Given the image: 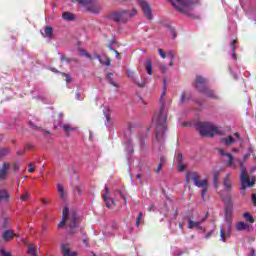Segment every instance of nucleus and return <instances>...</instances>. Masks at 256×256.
I'll return each instance as SVG.
<instances>
[{"label": "nucleus", "instance_id": "nucleus-9", "mask_svg": "<svg viewBox=\"0 0 256 256\" xmlns=\"http://www.w3.org/2000/svg\"><path fill=\"white\" fill-rule=\"evenodd\" d=\"M73 3H79L82 7H85L91 13H99L100 8L97 5V2L93 0H71Z\"/></svg>", "mask_w": 256, "mask_h": 256}, {"label": "nucleus", "instance_id": "nucleus-37", "mask_svg": "<svg viewBox=\"0 0 256 256\" xmlns=\"http://www.w3.org/2000/svg\"><path fill=\"white\" fill-rule=\"evenodd\" d=\"M166 58L170 59V61H173V59H175V53H173L171 50L166 51Z\"/></svg>", "mask_w": 256, "mask_h": 256}, {"label": "nucleus", "instance_id": "nucleus-36", "mask_svg": "<svg viewBox=\"0 0 256 256\" xmlns=\"http://www.w3.org/2000/svg\"><path fill=\"white\" fill-rule=\"evenodd\" d=\"M237 43V41L232 40L231 42V47H232V59H234V61H237V55L235 54V44Z\"/></svg>", "mask_w": 256, "mask_h": 256}, {"label": "nucleus", "instance_id": "nucleus-47", "mask_svg": "<svg viewBox=\"0 0 256 256\" xmlns=\"http://www.w3.org/2000/svg\"><path fill=\"white\" fill-rule=\"evenodd\" d=\"M110 51H114L115 55H116V59H121V55L119 54V52L115 49H113L111 46H108Z\"/></svg>", "mask_w": 256, "mask_h": 256}, {"label": "nucleus", "instance_id": "nucleus-50", "mask_svg": "<svg viewBox=\"0 0 256 256\" xmlns=\"http://www.w3.org/2000/svg\"><path fill=\"white\" fill-rule=\"evenodd\" d=\"M234 137L237 141H240V143H243V138H241V135L239 133H234Z\"/></svg>", "mask_w": 256, "mask_h": 256}, {"label": "nucleus", "instance_id": "nucleus-21", "mask_svg": "<svg viewBox=\"0 0 256 256\" xmlns=\"http://www.w3.org/2000/svg\"><path fill=\"white\" fill-rule=\"evenodd\" d=\"M126 73H127V76L129 77V79H132V81H134V83H136V85H138V87H145V82H139L137 80V78L135 77V72H133L131 70H127Z\"/></svg>", "mask_w": 256, "mask_h": 256}, {"label": "nucleus", "instance_id": "nucleus-3", "mask_svg": "<svg viewBox=\"0 0 256 256\" xmlns=\"http://www.w3.org/2000/svg\"><path fill=\"white\" fill-rule=\"evenodd\" d=\"M190 180L193 181L195 187L202 189V199L206 201V195L209 191V180L207 178L201 179V175L197 172H188L186 174V183H189Z\"/></svg>", "mask_w": 256, "mask_h": 256}, {"label": "nucleus", "instance_id": "nucleus-58", "mask_svg": "<svg viewBox=\"0 0 256 256\" xmlns=\"http://www.w3.org/2000/svg\"><path fill=\"white\" fill-rule=\"evenodd\" d=\"M14 171H19V165L18 164H13L12 166Z\"/></svg>", "mask_w": 256, "mask_h": 256}, {"label": "nucleus", "instance_id": "nucleus-39", "mask_svg": "<svg viewBox=\"0 0 256 256\" xmlns=\"http://www.w3.org/2000/svg\"><path fill=\"white\" fill-rule=\"evenodd\" d=\"M80 55L81 57H86L87 59H93V57H91L90 54L83 49L80 50Z\"/></svg>", "mask_w": 256, "mask_h": 256}, {"label": "nucleus", "instance_id": "nucleus-25", "mask_svg": "<svg viewBox=\"0 0 256 256\" xmlns=\"http://www.w3.org/2000/svg\"><path fill=\"white\" fill-rule=\"evenodd\" d=\"M60 127L63 128V131L66 133V135H69V133L73 131H77V128L71 126V124H61Z\"/></svg>", "mask_w": 256, "mask_h": 256}, {"label": "nucleus", "instance_id": "nucleus-48", "mask_svg": "<svg viewBox=\"0 0 256 256\" xmlns=\"http://www.w3.org/2000/svg\"><path fill=\"white\" fill-rule=\"evenodd\" d=\"M28 167H29L28 169L29 173H33V171H35V165L33 163L28 164Z\"/></svg>", "mask_w": 256, "mask_h": 256}, {"label": "nucleus", "instance_id": "nucleus-5", "mask_svg": "<svg viewBox=\"0 0 256 256\" xmlns=\"http://www.w3.org/2000/svg\"><path fill=\"white\" fill-rule=\"evenodd\" d=\"M198 129L202 137H213L219 133V127L213 125L211 122L198 123Z\"/></svg>", "mask_w": 256, "mask_h": 256}, {"label": "nucleus", "instance_id": "nucleus-4", "mask_svg": "<svg viewBox=\"0 0 256 256\" xmlns=\"http://www.w3.org/2000/svg\"><path fill=\"white\" fill-rule=\"evenodd\" d=\"M240 164V193L241 195H245L247 187H253L255 185V178L249 177V173H247V168L243 165L242 161H239Z\"/></svg>", "mask_w": 256, "mask_h": 256}, {"label": "nucleus", "instance_id": "nucleus-17", "mask_svg": "<svg viewBox=\"0 0 256 256\" xmlns=\"http://www.w3.org/2000/svg\"><path fill=\"white\" fill-rule=\"evenodd\" d=\"M104 116L106 117L105 125L106 127H113V122H111V117L109 116V113H111V109L109 106H104L103 108Z\"/></svg>", "mask_w": 256, "mask_h": 256}, {"label": "nucleus", "instance_id": "nucleus-19", "mask_svg": "<svg viewBox=\"0 0 256 256\" xmlns=\"http://www.w3.org/2000/svg\"><path fill=\"white\" fill-rule=\"evenodd\" d=\"M204 220L200 222H195L191 220V218L188 219V229H200L201 231H205V228L201 227V223H203Z\"/></svg>", "mask_w": 256, "mask_h": 256}, {"label": "nucleus", "instance_id": "nucleus-13", "mask_svg": "<svg viewBox=\"0 0 256 256\" xmlns=\"http://www.w3.org/2000/svg\"><path fill=\"white\" fill-rule=\"evenodd\" d=\"M102 197L108 209H113L115 207V200L109 197V187H107V185H105V192H103Z\"/></svg>", "mask_w": 256, "mask_h": 256}, {"label": "nucleus", "instance_id": "nucleus-18", "mask_svg": "<svg viewBox=\"0 0 256 256\" xmlns=\"http://www.w3.org/2000/svg\"><path fill=\"white\" fill-rule=\"evenodd\" d=\"M9 169H11V164L5 162L0 169V179H7V173H9Z\"/></svg>", "mask_w": 256, "mask_h": 256}, {"label": "nucleus", "instance_id": "nucleus-27", "mask_svg": "<svg viewBox=\"0 0 256 256\" xmlns=\"http://www.w3.org/2000/svg\"><path fill=\"white\" fill-rule=\"evenodd\" d=\"M221 141L224 145H233V143H235V137L228 136L226 138H222Z\"/></svg>", "mask_w": 256, "mask_h": 256}, {"label": "nucleus", "instance_id": "nucleus-24", "mask_svg": "<svg viewBox=\"0 0 256 256\" xmlns=\"http://www.w3.org/2000/svg\"><path fill=\"white\" fill-rule=\"evenodd\" d=\"M235 228L236 231H249V224L240 221L236 224Z\"/></svg>", "mask_w": 256, "mask_h": 256}, {"label": "nucleus", "instance_id": "nucleus-22", "mask_svg": "<svg viewBox=\"0 0 256 256\" xmlns=\"http://www.w3.org/2000/svg\"><path fill=\"white\" fill-rule=\"evenodd\" d=\"M94 59H98L101 65H106V67H109V65H111V60L107 56H99L96 54L94 55Z\"/></svg>", "mask_w": 256, "mask_h": 256}, {"label": "nucleus", "instance_id": "nucleus-52", "mask_svg": "<svg viewBox=\"0 0 256 256\" xmlns=\"http://www.w3.org/2000/svg\"><path fill=\"white\" fill-rule=\"evenodd\" d=\"M0 253H1L2 256H11V253H9V252H7L3 249L0 250Z\"/></svg>", "mask_w": 256, "mask_h": 256}, {"label": "nucleus", "instance_id": "nucleus-26", "mask_svg": "<svg viewBox=\"0 0 256 256\" xmlns=\"http://www.w3.org/2000/svg\"><path fill=\"white\" fill-rule=\"evenodd\" d=\"M43 35L47 37L48 39H53V28L51 26H47L44 29Z\"/></svg>", "mask_w": 256, "mask_h": 256}, {"label": "nucleus", "instance_id": "nucleus-34", "mask_svg": "<svg viewBox=\"0 0 256 256\" xmlns=\"http://www.w3.org/2000/svg\"><path fill=\"white\" fill-rule=\"evenodd\" d=\"M58 193L61 199H65V189L63 188V185L58 184L57 185Z\"/></svg>", "mask_w": 256, "mask_h": 256}, {"label": "nucleus", "instance_id": "nucleus-20", "mask_svg": "<svg viewBox=\"0 0 256 256\" xmlns=\"http://www.w3.org/2000/svg\"><path fill=\"white\" fill-rule=\"evenodd\" d=\"M225 222L233 223V206H228L225 209Z\"/></svg>", "mask_w": 256, "mask_h": 256}, {"label": "nucleus", "instance_id": "nucleus-62", "mask_svg": "<svg viewBox=\"0 0 256 256\" xmlns=\"http://www.w3.org/2000/svg\"><path fill=\"white\" fill-rule=\"evenodd\" d=\"M171 34H172L173 39H175L177 37V34H175V30L174 29H171Z\"/></svg>", "mask_w": 256, "mask_h": 256}, {"label": "nucleus", "instance_id": "nucleus-14", "mask_svg": "<svg viewBox=\"0 0 256 256\" xmlns=\"http://www.w3.org/2000/svg\"><path fill=\"white\" fill-rule=\"evenodd\" d=\"M60 247H61V251H62L63 256H78L79 255L78 251H72L71 250V246L69 244L62 243L60 245Z\"/></svg>", "mask_w": 256, "mask_h": 256}, {"label": "nucleus", "instance_id": "nucleus-6", "mask_svg": "<svg viewBox=\"0 0 256 256\" xmlns=\"http://www.w3.org/2000/svg\"><path fill=\"white\" fill-rule=\"evenodd\" d=\"M176 11L189 15L193 11V0H170Z\"/></svg>", "mask_w": 256, "mask_h": 256}, {"label": "nucleus", "instance_id": "nucleus-12", "mask_svg": "<svg viewBox=\"0 0 256 256\" xmlns=\"http://www.w3.org/2000/svg\"><path fill=\"white\" fill-rule=\"evenodd\" d=\"M219 153L222 157H225V162L227 163V166L235 169V158L233 157V155L231 153L225 152L223 149H220Z\"/></svg>", "mask_w": 256, "mask_h": 256}, {"label": "nucleus", "instance_id": "nucleus-41", "mask_svg": "<svg viewBox=\"0 0 256 256\" xmlns=\"http://www.w3.org/2000/svg\"><path fill=\"white\" fill-rule=\"evenodd\" d=\"M5 155H9V149L7 148L0 149V157H5Z\"/></svg>", "mask_w": 256, "mask_h": 256}, {"label": "nucleus", "instance_id": "nucleus-1", "mask_svg": "<svg viewBox=\"0 0 256 256\" xmlns=\"http://www.w3.org/2000/svg\"><path fill=\"white\" fill-rule=\"evenodd\" d=\"M164 96L165 91H163L160 96V109L152 118L153 123L156 125V140L158 143H163L165 139V131H167V127L165 126V123H167V110H165Z\"/></svg>", "mask_w": 256, "mask_h": 256}, {"label": "nucleus", "instance_id": "nucleus-59", "mask_svg": "<svg viewBox=\"0 0 256 256\" xmlns=\"http://www.w3.org/2000/svg\"><path fill=\"white\" fill-rule=\"evenodd\" d=\"M252 202L254 203L255 207H256V195L252 194Z\"/></svg>", "mask_w": 256, "mask_h": 256}, {"label": "nucleus", "instance_id": "nucleus-55", "mask_svg": "<svg viewBox=\"0 0 256 256\" xmlns=\"http://www.w3.org/2000/svg\"><path fill=\"white\" fill-rule=\"evenodd\" d=\"M120 197H122V199H124L125 203H127V198H125V194H123V192L118 191Z\"/></svg>", "mask_w": 256, "mask_h": 256}, {"label": "nucleus", "instance_id": "nucleus-49", "mask_svg": "<svg viewBox=\"0 0 256 256\" xmlns=\"http://www.w3.org/2000/svg\"><path fill=\"white\" fill-rule=\"evenodd\" d=\"M251 153H253V148H248V154L244 155V160L249 159Z\"/></svg>", "mask_w": 256, "mask_h": 256}, {"label": "nucleus", "instance_id": "nucleus-57", "mask_svg": "<svg viewBox=\"0 0 256 256\" xmlns=\"http://www.w3.org/2000/svg\"><path fill=\"white\" fill-rule=\"evenodd\" d=\"M178 169H179V171H185V165L180 164V165L178 166Z\"/></svg>", "mask_w": 256, "mask_h": 256}, {"label": "nucleus", "instance_id": "nucleus-64", "mask_svg": "<svg viewBox=\"0 0 256 256\" xmlns=\"http://www.w3.org/2000/svg\"><path fill=\"white\" fill-rule=\"evenodd\" d=\"M163 166L161 165V164H159V166H158V168L156 169V173H159L160 171H161V168H162Z\"/></svg>", "mask_w": 256, "mask_h": 256}, {"label": "nucleus", "instance_id": "nucleus-16", "mask_svg": "<svg viewBox=\"0 0 256 256\" xmlns=\"http://www.w3.org/2000/svg\"><path fill=\"white\" fill-rule=\"evenodd\" d=\"M13 237H19V235H16L15 231H13V230L8 229L2 233V239H3V241H5V243L11 241V239H13Z\"/></svg>", "mask_w": 256, "mask_h": 256}, {"label": "nucleus", "instance_id": "nucleus-60", "mask_svg": "<svg viewBox=\"0 0 256 256\" xmlns=\"http://www.w3.org/2000/svg\"><path fill=\"white\" fill-rule=\"evenodd\" d=\"M160 165H165V158L164 157H161L160 158Z\"/></svg>", "mask_w": 256, "mask_h": 256}, {"label": "nucleus", "instance_id": "nucleus-54", "mask_svg": "<svg viewBox=\"0 0 256 256\" xmlns=\"http://www.w3.org/2000/svg\"><path fill=\"white\" fill-rule=\"evenodd\" d=\"M182 159H183V155L182 154H178L177 161H178L179 165H181Z\"/></svg>", "mask_w": 256, "mask_h": 256}, {"label": "nucleus", "instance_id": "nucleus-42", "mask_svg": "<svg viewBox=\"0 0 256 256\" xmlns=\"http://www.w3.org/2000/svg\"><path fill=\"white\" fill-rule=\"evenodd\" d=\"M141 219H143V212H139L138 217L136 219V225L139 227L141 225Z\"/></svg>", "mask_w": 256, "mask_h": 256}, {"label": "nucleus", "instance_id": "nucleus-56", "mask_svg": "<svg viewBox=\"0 0 256 256\" xmlns=\"http://www.w3.org/2000/svg\"><path fill=\"white\" fill-rule=\"evenodd\" d=\"M211 235H213V230L209 231L206 235H205V239H209L211 237Z\"/></svg>", "mask_w": 256, "mask_h": 256}, {"label": "nucleus", "instance_id": "nucleus-28", "mask_svg": "<svg viewBox=\"0 0 256 256\" xmlns=\"http://www.w3.org/2000/svg\"><path fill=\"white\" fill-rule=\"evenodd\" d=\"M62 18L65 21H74L75 20V15H73L71 12H64L62 14Z\"/></svg>", "mask_w": 256, "mask_h": 256}, {"label": "nucleus", "instance_id": "nucleus-32", "mask_svg": "<svg viewBox=\"0 0 256 256\" xmlns=\"http://www.w3.org/2000/svg\"><path fill=\"white\" fill-rule=\"evenodd\" d=\"M213 183L215 187H219V172L214 171L213 172Z\"/></svg>", "mask_w": 256, "mask_h": 256}, {"label": "nucleus", "instance_id": "nucleus-30", "mask_svg": "<svg viewBox=\"0 0 256 256\" xmlns=\"http://www.w3.org/2000/svg\"><path fill=\"white\" fill-rule=\"evenodd\" d=\"M2 227L4 228V229H8V227H11V222L9 221V217H7V216H4L3 218H2Z\"/></svg>", "mask_w": 256, "mask_h": 256}, {"label": "nucleus", "instance_id": "nucleus-51", "mask_svg": "<svg viewBox=\"0 0 256 256\" xmlns=\"http://www.w3.org/2000/svg\"><path fill=\"white\" fill-rule=\"evenodd\" d=\"M75 191L78 193V195H81V193H83V188H81V186H76Z\"/></svg>", "mask_w": 256, "mask_h": 256}, {"label": "nucleus", "instance_id": "nucleus-45", "mask_svg": "<svg viewBox=\"0 0 256 256\" xmlns=\"http://www.w3.org/2000/svg\"><path fill=\"white\" fill-rule=\"evenodd\" d=\"M20 199L22 201H29V194H28V192H25L22 196H20Z\"/></svg>", "mask_w": 256, "mask_h": 256}, {"label": "nucleus", "instance_id": "nucleus-11", "mask_svg": "<svg viewBox=\"0 0 256 256\" xmlns=\"http://www.w3.org/2000/svg\"><path fill=\"white\" fill-rule=\"evenodd\" d=\"M138 3L145 17H147V19H153V16L151 15V13L153 12V9H151V6L149 5V3H147V1L145 0H138Z\"/></svg>", "mask_w": 256, "mask_h": 256}, {"label": "nucleus", "instance_id": "nucleus-40", "mask_svg": "<svg viewBox=\"0 0 256 256\" xmlns=\"http://www.w3.org/2000/svg\"><path fill=\"white\" fill-rule=\"evenodd\" d=\"M158 67L162 71V73H167V71L169 70V67H167V65L165 64H159Z\"/></svg>", "mask_w": 256, "mask_h": 256}, {"label": "nucleus", "instance_id": "nucleus-10", "mask_svg": "<svg viewBox=\"0 0 256 256\" xmlns=\"http://www.w3.org/2000/svg\"><path fill=\"white\" fill-rule=\"evenodd\" d=\"M233 227V222H225L220 228L221 241L225 243L229 237H231V229Z\"/></svg>", "mask_w": 256, "mask_h": 256}, {"label": "nucleus", "instance_id": "nucleus-53", "mask_svg": "<svg viewBox=\"0 0 256 256\" xmlns=\"http://www.w3.org/2000/svg\"><path fill=\"white\" fill-rule=\"evenodd\" d=\"M61 61H66V63H71V58H66L65 56H61Z\"/></svg>", "mask_w": 256, "mask_h": 256}, {"label": "nucleus", "instance_id": "nucleus-44", "mask_svg": "<svg viewBox=\"0 0 256 256\" xmlns=\"http://www.w3.org/2000/svg\"><path fill=\"white\" fill-rule=\"evenodd\" d=\"M128 153H133V145H131V140L126 142Z\"/></svg>", "mask_w": 256, "mask_h": 256}, {"label": "nucleus", "instance_id": "nucleus-7", "mask_svg": "<svg viewBox=\"0 0 256 256\" xmlns=\"http://www.w3.org/2000/svg\"><path fill=\"white\" fill-rule=\"evenodd\" d=\"M135 15H137V9L134 8L132 11L122 10V11L112 12L110 14V18L113 21L125 23L129 21L131 17H135Z\"/></svg>", "mask_w": 256, "mask_h": 256}, {"label": "nucleus", "instance_id": "nucleus-2", "mask_svg": "<svg viewBox=\"0 0 256 256\" xmlns=\"http://www.w3.org/2000/svg\"><path fill=\"white\" fill-rule=\"evenodd\" d=\"M69 227L70 229H75L79 225V215L73 208L64 207L62 212V221L58 224V228Z\"/></svg>", "mask_w": 256, "mask_h": 256}, {"label": "nucleus", "instance_id": "nucleus-63", "mask_svg": "<svg viewBox=\"0 0 256 256\" xmlns=\"http://www.w3.org/2000/svg\"><path fill=\"white\" fill-rule=\"evenodd\" d=\"M155 210V205H151L149 208H148V211H154Z\"/></svg>", "mask_w": 256, "mask_h": 256}, {"label": "nucleus", "instance_id": "nucleus-46", "mask_svg": "<svg viewBox=\"0 0 256 256\" xmlns=\"http://www.w3.org/2000/svg\"><path fill=\"white\" fill-rule=\"evenodd\" d=\"M76 99L78 101H83V93H81V91L76 92Z\"/></svg>", "mask_w": 256, "mask_h": 256}, {"label": "nucleus", "instance_id": "nucleus-15", "mask_svg": "<svg viewBox=\"0 0 256 256\" xmlns=\"http://www.w3.org/2000/svg\"><path fill=\"white\" fill-rule=\"evenodd\" d=\"M223 186L226 193H231L233 190V180H231V174H227L223 180Z\"/></svg>", "mask_w": 256, "mask_h": 256}, {"label": "nucleus", "instance_id": "nucleus-43", "mask_svg": "<svg viewBox=\"0 0 256 256\" xmlns=\"http://www.w3.org/2000/svg\"><path fill=\"white\" fill-rule=\"evenodd\" d=\"M158 54L162 59H167V52H164L163 49H158Z\"/></svg>", "mask_w": 256, "mask_h": 256}, {"label": "nucleus", "instance_id": "nucleus-8", "mask_svg": "<svg viewBox=\"0 0 256 256\" xmlns=\"http://www.w3.org/2000/svg\"><path fill=\"white\" fill-rule=\"evenodd\" d=\"M194 85H195L196 89H198V91H200V93H204V95H206V97H211V98L216 97L215 92H213V90H210L209 88H207V79L203 78L202 76L196 77Z\"/></svg>", "mask_w": 256, "mask_h": 256}, {"label": "nucleus", "instance_id": "nucleus-35", "mask_svg": "<svg viewBox=\"0 0 256 256\" xmlns=\"http://www.w3.org/2000/svg\"><path fill=\"white\" fill-rule=\"evenodd\" d=\"M106 77L110 85H113V87H117V83H115V80H113V73H108Z\"/></svg>", "mask_w": 256, "mask_h": 256}, {"label": "nucleus", "instance_id": "nucleus-29", "mask_svg": "<svg viewBox=\"0 0 256 256\" xmlns=\"http://www.w3.org/2000/svg\"><path fill=\"white\" fill-rule=\"evenodd\" d=\"M145 69H146L148 75H153V64L151 63V61L146 62Z\"/></svg>", "mask_w": 256, "mask_h": 256}, {"label": "nucleus", "instance_id": "nucleus-38", "mask_svg": "<svg viewBox=\"0 0 256 256\" xmlns=\"http://www.w3.org/2000/svg\"><path fill=\"white\" fill-rule=\"evenodd\" d=\"M243 217H244V219L248 220L249 223H254L255 222L253 217H251V214H249L248 212L244 213Z\"/></svg>", "mask_w": 256, "mask_h": 256}, {"label": "nucleus", "instance_id": "nucleus-61", "mask_svg": "<svg viewBox=\"0 0 256 256\" xmlns=\"http://www.w3.org/2000/svg\"><path fill=\"white\" fill-rule=\"evenodd\" d=\"M66 82L71 83V76L66 74Z\"/></svg>", "mask_w": 256, "mask_h": 256}, {"label": "nucleus", "instance_id": "nucleus-23", "mask_svg": "<svg viewBox=\"0 0 256 256\" xmlns=\"http://www.w3.org/2000/svg\"><path fill=\"white\" fill-rule=\"evenodd\" d=\"M11 195H9V192L5 189H0V201H5L6 203H9Z\"/></svg>", "mask_w": 256, "mask_h": 256}, {"label": "nucleus", "instance_id": "nucleus-33", "mask_svg": "<svg viewBox=\"0 0 256 256\" xmlns=\"http://www.w3.org/2000/svg\"><path fill=\"white\" fill-rule=\"evenodd\" d=\"M189 97H191V94L189 92H183L180 96L181 103H185V101H188Z\"/></svg>", "mask_w": 256, "mask_h": 256}, {"label": "nucleus", "instance_id": "nucleus-31", "mask_svg": "<svg viewBox=\"0 0 256 256\" xmlns=\"http://www.w3.org/2000/svg\"><path fill=\"white\" fill-rule=\"evenodd\" d=\"M28 254H29V255H32V256H38V254H37V249H35V245L30 244V245L28 246Z\"/></svg>", "mask_w": 256, "mask_h": 256}]
</instances>
